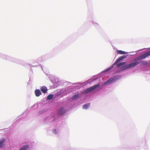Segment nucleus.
I'll return each mask as SVG.
<instances>
[{"label": "nucleus", "instance_id": "14", "mask_svg": "<svg viewBox=\"0 0 150 150\" xmlns=\"http://www.w3.org/2000/svg\"><path fill=\"white\" fill-rule=\"evenodd\" d=\"M29 148V146L28 145H25L22 148L19 150H28L27 149Z\"/></svg>", "mask_w": 150, "mask_h": 150}, {"label": "nucleus", "instance_id": "12", "mask_svg": "<svg viewBox=\"0 0 150 150\" xmlns=\"http://www.w3.org/2000/svg\"><path fill=\"white\" fill-rule=\"evenodd\" d=\"M35 93L36 96L38 97L41 94V92L40 90L37 89L35 90Z\"/></svg>", "mask_w": 150, "mask_h": 150}, {"label": "nucleus", "instance_id": "9", "mask_svg": "<svg viewBox=\"0 0 150 150\" xmlns=\"http://www.w3.org/2000/svg\"><path fill=\"white\" fill-rule=\"evenodd\" d=\"M150 55V51H148L143 54L140 55L137 59L135 60V61L137 60H140L145 58Z\"/></svg>", "mask_w": 150, "mask_h": 150}, {"label": "nucleus", "instance_id": "7", "mask_svg": "<svg viewBox=\"0 0 150 150\" xmlns=\"http://www.w3.org/2000/svg\"><path fill=\"white\" fill-rule=\"evenodd\" d=\"M139 64V62H136L130 64H129L127 65L121 67V70H124L127 69H128L131 68V67H134L135 66Z\"/></svg>", "mask_w": 150, "mask_h": 150}, {"label": "nucleus", "instance_id": "10", "mask_svg": "<svg viewBox=\"0 0 150 150\" xmlns=\"http://www.w3.org/2000/svg\"><path fill=\"white\" fill-rule=\"evenodd\" d=\"M115 81V79L114 78H111L104 83V85L111 83Z\"/></svg>", "mask_w": 150, "mask_h": 150}, {"label": "nucleus", "instance_id": "18", "mask_svg": "<svg viewBox=\"0 0 150 150\" xmlns=\"http://www.w3.org/2000/svg\"><path fill=\"white\" fill-rule=\"evenodd\" d=\"M5 140L4 139H2L0 141V147H2L3 146L4 142Z\"/></svg>", "mask_w": 150, "mask_h": 150}, {"label": "nucleus", "instance_id": "2", "mask_svg": "<svg viewBox=\"0 0 150 150\" xmlns=\"http://www.w3.org/2000/svg\"><path fill=\"white\" fill-rule=\"evenodd\" d=\"M126 57L125 55H123L119 57L113 63V64L112 65V66L108 68L107 69L104 70V73L105 72L111 69L112 68H113L114 65H115L119 62L121 61V60L125 58H126Z\"/></svg>", "mask_w": 150, "mask_h": 150}, {"label": "nucleus", "instance_id": "3", "mask_svg": "<svg viewBox=\"0 0 150 150\" xmlns=\"http://www.w3.org/2000/svg\"><path fill=\"white\" fill-rule=\"evenodd\" d=\"M126 57L125 55H123L119 57L113 63V64L112 65V66L108 68L107 69L104 70V73L105 72L111 69L112 68H113L114 65H115L119 62L121 61V60L125 58H126Z\"/></svg>", "mask_w": 150, "mask_h": 150}, {"label": "nucleus", "instance_id": "11", "mask_svg": "<svg viewBox=\"0 0 150 150\" xmlns=\"http://www.w3.org/2000/svg\"><path fill=\"white\" fill-rule=\"evenodd\" d=\"M66 112V111L63 107H61L58 110V114L60 115H62Z\"/></svg>", "mask_w": 150, "mask_h": 150}, {"label": "nucleus", "instance_id": "15", "mask_svg": "<svg viewBox=\"0 0 150 150\" xmlns=\"http://www.w3.org/2000/svg\"><path fill=\"white\" fill-rule=\"evenodd\" d=\"M117 52L118 53L121 54H126L125 52L122 50H118L117 51Z\"/></svg>", "mask_w": 150, "mask_h": 150}, {"label": "nucleus", "instance_id": "19", "mask_svg": "<svg viewBox=\"0 0 150 150\" xmlns=\"http://www.w3.org/2000/svg\"><path fill=\"white\" fill-rule=\"evenodd\" d=\"M53 97V95L52 94H50L47 97V99L49 100L52 99Z\"/></svg>", "mask_w": 150, "mask_h": 150}, {"label": "nucleus", "instance_id": "13", "mask_svg": "<svg viewBox=\"0 0 150 150\" xmlns=\"http://www.w3.org/2000/svg\"><path fill=\"white\" fill-rule=\"evenodd\" d=\"M41 90L43 93H45L47 92V89L45 87H42L41 89Z\"/></svg>", "mask_w": 150, "mask_h": 150}, {"label": "nucleus", "instance_id": "4", "mask_svg": "<svg viewBox=\"0 0 150 150\" xmlns=\"http://www.w3.org/2000/svg\"><path fill=\"white\" fill-rule=\"evenodd\" d=\"M126 57L125 55H123L119 57L113 63V64L112 65V66L108 68L107 69L104 70V73L105 72L111 69L112 68H113L114 65H115L119 62L121 61V60L125 58H126Z\"/></svg>", "mask_w": 150, "mask_h": 150}, {"label": "nucleus", "instance_id": "21", "mask_svg": "<svg viewBox=\"0 0 150 150\" xmlns=\"http://www.w3.org/2000/svg\"><path fill=\"white\" fill-rule=\"evenodd\" d=\"M140 62L143 65H146L148 64V63L146 61H142Z\"/></svg>", "mask_w": 150, "mask_h": 150}, {"label": "nucleus", "instance_id": "1", "mask_svg": "<svg viewBox=\"0 0 150 150\" xmlns=\"http://www.w3.org/2000/svg\"><path fill=\"white\" fill-rule=\"evenodd\" d=\"M126 57L125 55H123L119 57L113 63V64L112 65V66L108 68L107 69L104 70V73L105 72L111 69L112 68H113L114 65H115L119 62L121 61V60L125 58H126Z\"/></svg>", "mask_w": 150, "mask_h": 150}, {"label": "nucleus", "instance_id": "5", "mask_svg": "<svg viewBox=\"0 0 150 150\" xmlns=\"http://www.w3.org/2000/svg\"><path fill=\"white\" fill-rule=\"evenodd\" d=\"M126 57L125 55H123L119 57L113 63V64L112 65V66L108 68L107 69L104 70V73L105 72L111 69L112 68H113L114 65H115L119 62L121 61V60L125 58H126Z\"/></svg>", "mask_w": 150, "mask_h": 150}, {"label": "nucleus", "instance_id": "17", "mask_svg": "<svg viewBox=\"0 0 150 150\" xmlns=\"http://www.w3.org/2000/svg\"><path fill=\"white\" fill-rule=\"evenodd\" d=\"M90 105V103H89L88 104H87L84 105L83 106V109H87L88 108V106H89Z\"/></svg>", "mask_w": 150, "mask_h": 150}, {"label": "nucleus", "instance_id": "20", "mask_svg": "<svg viewBox=\"0 0 150 150\" xmlns=\"http://www.w3.org/2000/svg\"><path fill=\"white\" fill-rule=\"evenodd\" d=\"M79 96L78 95H75L73 96L72 98L73 99H76L78 98L79 97Z\"/></svg>", "mask_w": 150, "mask_h": 150}, {"label": "nucleus", "instance_id": "8", "mask_svg": "<svg viewBox=\"0 0 150 150\" xmlns=\"http://www.w3.org/2000/svg\"><path fill=\"white\" fill-rule=\"evenodd\" d=\"M99 86V84L96 85L89 88H88L85 90H84L83 91V92L85 93H87L94 90L96 88Z\"/></svg>", "mask_w": 150, "mask_h": 150}, {"label": "nucleus", "instance_id": "16", "mask_svg": "<svg viewBox=\"0 0 150 150\" xmlns=\"http://www.w3.org/2000/svg\"><path fill=\"white\" fill-rule=\"evenodd\" d=\"M126 62H123L119 63L117 64V66L119 67L122 65H124L125 64Z\"/></svg>", "mask_w": 150, "mask_h": 150}, {"label": "nucleus", "instance_id": "6", "mask_svg": "<svg viewBox=\"0 0 150 150\" xmlns=\"http://www.w3.org/2000/svg\"><path fill=\"white\" fill-rule=\"evenodd\" d=\"M126 57L125 55H123L119 57L113 63V64L112 65V66L108 68L107 69L104 70V73L105 72L111 69L112 68H113L114 65H115L119 62L121 61V60L125 58H126Z\"/></svg>", "mask_w": 150, "mask_h": 150}, {"label": "nucleus", "instance_id": "22", "mask_svg": "<svg viewBox=\"0 0 150 150\" xmlns=\"http://www.w3.org/2000/svg\"><path fill=\"white\" fill-rule=\"evenodd\" d=\"M53 133L56 134L57 132L56 130V129L53 130Z\"/></svg>", "mask_w": 150, "mask_h": 150}]
</instances>
